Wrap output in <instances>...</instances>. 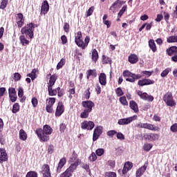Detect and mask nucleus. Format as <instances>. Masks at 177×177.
<instances>
[{"label":"nucleus","mask_w":177,"mask_h":177,"mask_svg":"<svg viewBox=\"0 0 177 177\" xmlns=\"http://www.w3.org/2000/svg\"><path fill=\"white\" fill-rule=\"evenodd\" d=\"M91 59L93 62H95V63H96L99 59V53H97V50H96V48H94L92 50Z\"/></svg>","instance_id":"nucleus-33"},{"label":"nucleus","mask_w":177,"mask_h":177,"mask_svg":"<svg viewBox=\"0 0 177 177\" xmlns=\"http://www.w3.org/2000/svg\"><path fill=\"white\" fill-rule=\"evenodd\" d=\"M64 64H66V59L62 58L57 65V70H60V68H62Z\"/></svg>","instance_id":"nucleus-40"},{"label":"nucleus","mask_w":177,"mask_h":177,"mask_svg":"<svg viewBox=\"0 0 177 177\" xmlns=\"http://www.w3.org/2000/svg\"><path fill=\"white\" fill-rule=\"evenodd\" d=\"M123 77H127V78H126V81L128 82H135L136 80H140V78H142V75L139 74L136 75L129 71H124L123 72Z\"/></svg>","instance_id":"nucleus-6"},{"label":"nucleus","mask_w":177,"mask_h":177,"mask_svg":"<svg viewBox=\"0 0 177 177\" xmlns=\"http://www.w3.org/2000/svg\"><path fill=\"white\" fill-rule=\"evenodd\" d=\"M89 161H91L92 162L96 161L97 160V156L95 152H92L90 156L88 157Z\"/></svg>","instance_id":"nucleus-47"},{"label":"nucleus","mask_w":177,"mask_h":177,"mask_svg":"<svg viewBox=\"0 0 177 177\" xmlns=\"http://www.w3.org/2000/svg\"><path fill=\"white\" fill-rule=\"evenodd\" d=\"M46 110L47 113H49V114H52V113L54 112L53 106H52L46 105Z\"/></svg>","instance_id":"nucleus-62"},{"label":"nucleus","mask_w":177,"mask_h":177,"mask_svg":"<svg viewBox=\"0 0 177 177\" xmlns=\"http://www.w3.org/2000/svg\"><path fill=\"white\" fill-rule=\"evenodd\" d=\"M128 62L131 63V64H136L138 62H139V57L136 54H131L128 57Z\"/></svg>","instance_id":"nucleus-26"},{"label":"nucleus","mask_w":177,"mask_h":177,"mask_svg":"<svg viewBox=\"0 0 177 177\" xmlns=\"http://www.w3.org/2000/svg\"><path fill=\"white\" fill-rule=\"evenodd\" d=\"M116 138H117V139H119L120 140H125V136H124V134H122V133H121V132H119V133L117 132Z\"/></svg>","instance_id":"nucleus-58"},{"label":"nucleus","mask_w":177,"mask_h":177,"mask_svg":"<svg viewBox=\"0 0 177 177\" xmlns=\"http://www.w3.org/2000/svg\"><path fill=\"white\" fill-rule=\"evenodd\" d=\"M93 12H95V6L90 7L88 10L86 12V17H89V16H92V15L93 14Z\"/></svg>","instance_id":"nucleus-44"},{"label":"nucleus","mask_w":177,"mask_h":177,"mask_svg":"<svg viewBox=\"0 0 177 177\" xmlns=\"http://www.w3.org/2000/svg\"><path fill=\"white\" fill-rule=\"evenodd\" d=\"M115 92L117 96H122L124 95V91H122V88L121 87H118L115 90Z\"/></svg>","instance_id":"nucleus-53"},{"label":"nucleus","mask_w":177,"mask_h":177,"mask_svg":"<svg viewBox=\"0 0 177 177\" xmlns=\"http://www.w3.org/2000/svg\"><path fill=\"white\" fill-rule=\"evenodd\" d=\"M127 9H128V6L124 5L118 12V17H122L124 13H125Z\"/></svg>","instance_id":"nucleus-42"},{"label":"nucleus","mask_w":177,"mask_h":177,"mask_svg":"<svg viewBox=\"0 0 177 177\" xmlns=\"http://www.w3.org/2000/svg\"><path fill=\"white\" fill-rule=\"evenodd\" d=\"M77 160H80V158H78V154L75 153V151H73L72 157L70 158V161L73 162L74 161H77Z\"/></svg>","instance_id":"nucleus-48"},{"label":"nucleus","mask_w":177,"mask_h":177,"mask_svg":"<svg viewBox=\"0 0 177 177\" xmlns=\"http://www.w3.org/2000/svg\"><path fill=\"white\" fill-rule=\"evenodd\" d=\"M66 129H67V125L66 124L62 123L59 125V131L62 133H64Z\"/></svg>","instance_id":"nucleus-61"},{"label":"nucleus","mask_w":177,"mask_h":177,"mask_svg":"<svg viewBox=\"0 0 177 177\" xmlns=\"http://www.w3.org/2000/svg\"><path fill=\"white\" fill-rule=\"evenodd\" d=\"M82 129H87V131H92L95 128V122L93 121L85 120L81 123Z\"/></svg>","instance_id":"nucleus-9"},{"label":"nucleus","mask_w":177,"mask_h":177,"mask_svg":"<svg viewBox=\"0 0 177 177\" xmlns=\"http://www.w3.org/2000/svg\"><path fill=\"white\" fill-rule=\"evenodd\" d=\"M26 177H38V173L34 171H30L26 174Z\"/></svg>","instance_id":"nucleus-49"},{"label":"nucleus","mask_w":177,"mask_h":177,"mask_svg":"<svg viewBox=\"0 0 177 177\" xmlns=\"http://www.w3.org/2000/svg\"><path fill=\"white\" fill-rule=\"evenodd\" d=\"M35 30V26L34 25V23L30 22L21 28V34H22V35H25L26 38H30V39H32V38H34Z\"/></svg>","instance_id":"nucleus-3"},{"label":"nucleus","mask_w":177,"mask_h":177,"mask_svg":"<svg viewBox=\"0 0 177 177\" xmlns=\"http://www.w3.org/2000/svg\"><path fill=\"white\" fill-rule=\"evenodd\" d=\"M64 31L65 32H70V24L67 22H65L64 24Z\"/></svg>","instance_id":"nucleus-60"},{"label":"nucleus","mask_w":177,"mask_h":177,"mask_svg":"<svg viewBox=\"0 0 177 177\" xmlns=\"http://www.w3.org/2000/svg\"><path fill=\"white\" fill-rule=\"evenodd\" d=\"M109 19V15L107 14L104 15L102 17L103 24L106 26L107 28H110L111 27V21L107 20Z\"/></svg>","instance_id":"nucleus-30"},{"label":"nucleus","mask_w":177,"mask_h":177,"mask_svg":"<svg viewBox=\"0 0 177 177\" xmlns=\"http://www.w3.org/2000/svg\"><path fill=\"white\" fill-rule=\"evenodd\" d=\"M95 153L98 157H101V156H103L104 154V149L103 148L97 149L95 151Z\"/></svg>","instance_id":"nucleus-52"},{"label":"nucleus","mask_w":177,"mask_h":177,"mask_svg":"<svg viewBox=\"0 0 177 177\" xmlns=\"http://www.w3.org/2000/svg\"><path fill=\"white\" fill-rule=\"evenodd\" d=\"M57 80V75L53 74L50 77L49 82L48 83V86H53L56 84Z\"/></svg>","instance_id":"nucleus-29"},{"label":"nucleus","mask_w":177,"mask_h":177,"mask_svg":"<svg viewBox=\"0 0 177 177\" xmlns=\"http://www.w3.org/2000/svg\"><path fill=\"white\" fill-rule=\"evenodd\" d=\"M26 77L31 78L32 81H34L37 78V69L33 68L30 73L26 75Z\"/></svg>","instance_id":"nucleus-36"},{"label":"nucleus","mask_w":177,"mask_h":177,"mask_svg":"<svg viewBox=\"0 0 177 177\" xmlns=\"http://www.w3.org/2000/svg\"><path fill=\"white\" fill-rule=\"evenodd\" d=\"M48 12H49V3L46 0L41 4L40 15H46Z\"/></svg>","instance_id":"nucleus-20"},{"label":"nucleus","mask_w":177,"mask_h":177,"mask_svg":"<svg viewBox=\"0 0 177 177\" xmlns=\"http://www.w3.org/2000/svg\"><path fill=\"white\" fill-rule=\"evenodd\" d=\"M8 0H1L0 9H5L6 6H8Z\"/></svg>","instance_id":"nucleus-55"},{"label":"nucleus","mask_w":177,"mask_h":177,"mask_svg":"<svg viewBox=\"0 0 177 177\" xmlns=\"http://www.w3.org/2000/svg\"><path fill=\"white\" fill-rule=\"evenodd\" d=\"M154 82H155L154 80L145 78V79L138 80V85H139V86H145L147 85H153V84H154Z\"/></svg>","instance_id":"nucleus-15"},{"label":"nucleus","mask_w":177,"mask_h":177,"mask_svg":"<svg viewBox=\"0 0 177 177\" xmlns=\"http://www.w3.org/2000/svg\"><path fill=\"white\" fill-rule=\"evenodd\" d=\"M15 82H17L21 80V75L19 73H15L13 76Z\"/></svg>","instance_id":"nucleus-46"},{"label":"nucleus","mask_w":177,"mask_h":177,"mask_svg":"<svg viewBox=\"0 0 177 177\" xmlns=\"http://www.w3.org/2000/svg\"><path fill=\"white\" fill-rule=\"evenodd\" d=\"M152 148L153 145L149 143H146L143 146V149L145 150V151H150V150H151Z\"/></svg>","instance_id":"nucleus-50"},{"label":"nucleus","mask_w":177,"mask_h":177,"mask_svg":"<svg viewBox=\"0 0 177 177\" xmlns=\"http://www.w3.org/2000/svg\"><path fill=\"white\" fill-rule=\"evenodd\" d=\"M137 128H144V129H149V131H158V127L150 123H138L136 125Z\"/></svg>","instance_id":"nucleus-7"},{"label":"nucleus","mask_w":177,"mask_h":177,"mask_svg":"<svg viewBox=\"0 0 177 177\" xmlns=\"http://www.w3.org/2000/svg\"><path fill=\"white\" fill-rule=\"evenodd\" d=\"M149 46L153 53L157 52V46L156 45V42H154V39L149 40Z\"/></svg>","instance_id":"nucleus-31"},{"label":"nucleus","mask_w":177,"mask_h":177,"mask_svg":"<svg viewBox=\"0 0 177 177\" xmlns=\"http://www.w3.org/2000/svg\"><path fill=\"white\" fill-rule=\"evenodd\" d=\"M91 41V37L89 36H86L84 39V40H82V42L79 44V48H82V49H85V48L88 47V45L89 44V42Z\"/></svg>","instance_id":"nucleus-27"},{"label":"nucleus","mask_w":177,"mask_h":177,"mask_svg":"<svg viewBox=\"0 0 177 177\" xmlns=\"http://www.w3.org/2000/svg\"><path fill=\"white\" fill-rule=\"evenodd\" d=\"M109 63H111V58L106 57V55H102V64H109Z\"/></svg>","instance_id":"nucleus-45"},{"label":"nucleus","mask_w":177,"mask_h":177,"mask_svg":"<svg viewBox=\"0 0 177 177\" xmlns=\"http://www.w3.org/2000/svg\"><path fill=\"white\" fill-rule=\"evenodd\" d=\"M46 102H48L46 104V106H53V104H55V103H56V98L49 97L48 99L46 100Z\"/></svg>","instance_id":"nucleus-41"},{"label":"nucleus","mask_w":177,"mask_h":177,"mask_svg":"<svg viewBox=\"0 0 177 177\" xmlns=\"http://www.w3.org/2000/svg\"><path fill=\"white\" fill-rule=\"evenodd\" d=\"M31 102L33 107H37V106H38V100L37 99V97H32Z\"/></svg>","instance_id":"nucleus-63"},{"label":"nucleus","mask_w":177,"mask_h":177,"mask_svg":"<svg viewBox=\"0 0 177 177\" xmlns=\"http://www.w3.org/2000/svg\"><path fill=\"white\" fill-rule=\"evenodd\" d=\"M162 100L169 107H175V106H176V102H175V100H174V96L171 92H167L165 93L163 95Z\"/></svg>","instance_id":"nucleus-5"},{"label":"nucleus","mask_w":177,"mask_h":177,"mask_svg":"<svg viewBox=\"0 0 177 177\" xmlns=\"http://www.w3.org/2000/svg\"><path fill=\"white\" fill-rule=\"evenodd\" d=\"M17 25L18 28H21L24 26V16L22 13H18L16 16Z\"/></svg>","instance_id":"nucleus-13"},{"label":"nucleus","mask_w":177,"mask_h":177,"mask_svg":"<svg viewBox=\"0 0 177 177\" xmlns=\"http://www.w3.org/2000/svg\"><path fill=\"white\" fill-rule=\"evenodd\" d=\"M82 32L78 31L75 34V43L77 46H80L81 42H82Z\"/></svg>","instance_id":"nucleus-24"},{"label":"nucleus","mask_w":177,"mask_h":177,"mask_svg":"<svg viewBox=\"0 0 177 177\" xmlns=\"http://www.w3.org/2000/svg\"><path fill=\"white\" fill-rule=\"evenodd\" d=\"M147 165H149V162H146L143 166L140 167L136 173V177H140L143 175L144 172H146V169H147Z\"/></svg>","instance_id":"nucleus-17"},{"label":"nucleus","mask_w":177,"mask_h":177,"mask_svg":"<svg viewBox=\"0 0 177 177\" xmlns=\"http://www.w3.org/2000/svg\"><path fill=\"white\" fill-rule=\"evenodd\" d=\"M82 106L84 109L81 113L80 117L82 118H88L89 117V113H91L92 109L95 107V102L91 100L82 101Z\"/></svg>","instance_id":"nucleus-2"},{"label":"nucleus","mask_w":177,"mask_h":177,"mask_svg":"<svg viewBox=\"0 0 177 177\" xmlns=\"http://www.w3.org/2000/svg\"><path fill=\"white\" fill-rule=\"evenodd\" d=\"M153 71H144L142 72V74H143L147 78H149V77H151V75H153Z\"/></svg>","instance_id":"nucleus-57"},{"label":"nucleus","mask_w":177,"mask_h":177,"mask_svg":"<svg viewBox=\"0 0 177 177\" xmlns=\"http://www.w3.org/2000/svg\"><path fill=\"white\" fill-rule=\"evenodd\" d=\"M107 136H109V138H113L115 135H117V131L115 130H109L106 132Z\"/></svg>","instance_id":"nucleus-51"},{"label":"nucleus","mask_w":177,"mask_h":177,"mask_svg":"<svg viewBox=\"0 0 177 177\" xmlns=\"http://www.w3.org/2000/svg\"><path fill=\"white\" fill-rule=\"evenodd\" d=\"M170 130L171 132H177V123L174 124L171 126Z\"/></svg>","instance_id":"nucleus-64"},{"label":"nucleus","mask_w":177,"mask_h":177,"mask_svg":"<svg viewBox=\"0 0 177 177\" xmlns=\"http://www.w3.org/2000/svg\"><path fill=\"white\" fill-rule=\"evenodd\" d=\"M8 161V153L3 148H0V164Z\"/></svg>","instance_id":"nucleus-18"},{"label":"nucleus","mask_w":177,"mask_h":177,"mask_svg":"<svg viewBox=\"0 0 177 177\" xmlns=\"http://www.w3.org/2000/svg\"><path fill=\"white\" fill-rule=\"evenodd\" d=\"M41 169L43 177H52L50 176V167H49V165H43Z\"/></svg>","instance_id":"nucleus-16"},{"label":"nucleus","mask_w":177,"mask_h":177,"mask_svg":"<svg viewBox=\"0 0 177 177\" xmlns=\"http://www.w3.org/2000/svg\"><path fill=\"white\" fill-rule=\"evenodd\" d=\"M98 80L100 85H102V86H106V85L107 84V76L106 75V73H100Z\"/></svg>","instance_id":"nucleus-22"},{"label":"nucleus","mask_w":177,"mask_h":177,"mask_svg":"<svg viewBox=\"0 0 177 177\" xmlns=\"http://www.w3.org/2000/svg\"><path fill=\"white\" fill-rule=\"evenodd\" d=\"M48 92L49 96H56L57 95V88L53 89V86H48Z\"/></svg>","instance_id":"nucleus-32"},{"label":"nucleus","mask_w":177,"mask_h":177,"mask_svg":"<svg viewBox=\"0 0 177 177\" xmlns=\"http://www.w3.org/2000/svg\"><path fill=\"white\" fill-rule=\"evenodd\" d=\"M35 132L40 142H49L50 140V135L53 133V129L48 124H45L43 128L36 129Z\"/></svg>","instance_id":"nucleus-1"},{"label":"nucleus","mask_w":177,"mask_h":177,"mask_svg":"<svg viewBox=\"0 0 177 177\" xmlns=\"http://www.w3.org/2000/svg\"><path fill=\"white\" fill-rule=\"evenodd\" d=\"M118 5H119L118 1H115L110 7L109 10H111V12L114 13V12H115V10L118 9Z\"/></svg>","instance_id":"nucleus-38"},{"label":"nucleus","mask_w":177,"mask_h":177,"mask_svg":"<svg viewBox=\"0 0 177 177\" xmlns=\"http://www.w3.org/2000/svg\"><path fill=\"white\" fill-rule=\"evenodd\" d=\"M119 102L122 104V106H128V101L127 100V97L122 96L119 98Z\"/></svg>","instance_id":"nucleus-43"},{"label":"nucleus","mask_w":177,"mask_h":177,"mask_svg":"<svg viewBox=\"0 0 177 177\" xmlns=\"http://www.w3.org/2000/svg\"><path fill=\"white\" fill-rule=\"evenodd\" d=\"M66 162H67V160L64 157L59 160V162L56 169L57 174H60L62 172V169L63 168V167H64V165H66Z\"/></svg>","instance_id":"nucleus-21"},{"label":"nucleus","mask_w":177,"mask_h":177,"mask_svg":"<svg viewBox=\"0 0 177 177\" xmlns=\"http://www.w3.org/2000/svg\"><path fill=\"white\" fill-rule=\"evenodd\" d=\"M129 107L134 113H139V108L138 107V104L133 100L129 102Z\"/></svg>","instance_id":"nucleus-28"},{"label":"nucleus","mask_w":177,"mask_h":177,"mask_svg":"<svg viewBox=\"0 0 177 177\" xmlns=\"http://www.w3.org/2000/svg\"><path fill=\"white\" fill-rule=\"evenodd\" d=\"M19 111H20V105L19 104V103H15V104L12 106V112L14 114H16V113H19Z\"/></svg>","instance_id":"nucleus-39"},{"label":"nucleus","mask_w":177,"mask_h":177,"mask_svg":"<svg viewBox=\"0 0 177 177\" xmlns=\"http://www.w3.org/2000/svg\"><path fill=\"white\" fill-rule=\"evenodd\" d=\"M19 41L21 44L22 46H26V45H29L30 41H28L24 35H22L19 37Z\"/></svg>","instance_id":"nucleus-34"},{"label":"nucleus","mask_w":177,"mask_h":177,"mask_svg":"<svg viewBox=\"0 0 177 177\" xmlns=\"http://www.w3.org/2000/svg\"><path fill=\"white\" fill-rule=\"evenodd\" d=\"M91 77L93 78H96V77H97V71H96V69H88L86 71V79L89 80Z\"/></svg>","instance_id":"nucleus-25"},{"label":"nucleus","mask_w":177,"mask_h":177,"mask_svg":"<svg viewBox=\"0 0 177 177\" xmlns=\"http://www.w3.org/2000/svg\"><path fill=\"white\" fill-rule=\"evenodd\" d=\"M64 113V105L62 102H59L55 110V117H60Z\"/></svg>","instance_id":"nucleus-14"},{"label":"nucleus","mask_w":177,"mask_h":177,"mask_svg":"<svg viewBox=\"0 0 177 177\" xmlns=\"http://www.w3.org/2000/svg\"><path fill=\"white\" fill-rule=\"evenodd\" d=\"M133 167V164L131 162H126L124 165L123 169L122 170V174L125 175L128 174V171H131Z\"/></svg>","instance_id":"nucleus-19"},{"label":"nucleus","mask_w":177,"mask_h":177,"mask_svg":"<svg viewBox=\"0 0 177 177\" xmlns=\"http://www.w3.org/2000/svg\"><path fill=\"white\" fill-rule=\"evenodd\" d=\"M143 138L145 140H149L150 142H154L156 140H158V138H160V136L157 133H145L143 136Z\"/></svg>","instance_id":"nucleus-12"},{"label":"nucleus","mask_w":177,"mask_h":177,"mask_svg":"<svg viewBox=\"0 0 177 177\" xmlns=\"http://www.w3.org/2000/svg\"><path fill=\"white\" fill-rule=\"evenodd\" d=\"M138 119V115H134L133 116L127 118H122L120 119L118 122V124L119 125H128V124H131L132 121H135V120Z\"/></svg>","instance_id":"nucleus-8"},{"label":"nucleus","mask_w":177,"mask_h":177,"mask_svg":"<svg viewBox=\"0 0 177 177\" xmlns=\"http://www.w3.org/2000/svg\"><path fill=\"white\" fill-rule=\"evenodd\" d=\"M102 133H103V127L102 126L96 127L93 134V141L96 142V140L99 139Z\"/></svg>","instance_id":"nucleus-11"},{"label":"nucleus","mask_w":177,"mask_h":177,"mask_svg":"<svg viewBox=\"0 0 177 177\" xmlns=\"http://www.w3.org/2000/svg\"><path fill=\"white\" fill-rule=\"evenodd\" d=\"M167 42L168 44H174L175 42H177V35L169 36L167 39Z\"/></svg>","instance_id":"nucleus-37"},{"label":"nucleus","mask_w":177,"mask_h":177,"mask_svg":"<svg viewBox=\"0 0 177 177\" xmlns=\"http://www.w3.org/2000/svg\"><path fill=\"white\" fill-rule=\"evenodd\" d=\"M91 91V88L88 87V88L85 91L84 97H85V99H86V100H89V99L91 97V91Z\"/></svg>","instance_id":"nucleus-54"},{"label":"nucleus","mask_w":177,"mask_h":177,"mask_svg":"<svg viewBox=\"0 0 177 177\" xmlns=\"http://www.w3.org/2000/svg\"><path fill=\"white\" fill-rule=\"evenodd\" d=\"M166 54L168 56H174V55H177V46H171L166 49Z\"/></svg>","instance_id":"nucleus-23"},{"label":"nucleus","mask_w":177,"mask_h":177,"mask_svg":"<svg viewBox=\"0 0 177 177\" xmlns=\"http://www.w3.org/2000/svg\"><path fill=\"white\" fill-rule=\"evenodd\" d=\"M27 133L26 132V131H24V129H21L19 130V139L20 140H27Z\"/></svg>","instance_id":"nucleus-35"},{"label":"nucleus","mask_w":177,"mask_h":177,"mask_svg":"<svg viewBox=\"0 0 177 177\" xmlns=\"http://www.w3.org/2000/svg\"><path fill=\"white\" fill-rule=\"evenodd\" d=\"M81 164V159H77L73 163L71 164L68 168L66 169L62 174H60L59 177H71L74 171L78 168V165Z\"/></svg>","instance_id":"nucleus-4"},{"label":"nucleus","mask_w":177,"mask_h":177,"mask_svg":"<svg viewBox=\"0 0 177 177\" xmlns=\"http://www.w3.org/2000/svg\"><path fill=\"white\" fill-rule=\"evenodd\" d=\"M137 95L142 99V100H148V102H153L154 97L153 95H149L147 93H143V91H136Z\"/></svg>","instance_id":"nucleus-10"},{"label":"nucleus","mask_w":177,"mask_h":177,"mask_svg":"<svg viewBox=\"0 0 177 177\" xmlns=\"http://www.w3.org/2000/svg\"><path fill=\"white\" fill-rule=\"evenodd\" d=\"M169 71H171V68H166L165 71H163L161 73V74H160L161 77H162L163 78L165 77H167V74H169Z\"/></svg>","instance_id":"nucleus-56"},{"label":"nucleus","mask_w":177,"mask_h":177,"mask_svg":"<svg viewBox=\"0 0 177 177\" xmlns=\"http://www.w3.org/2000/svg\"><path fill=\"white\" fill-rule=\"evenodd\" d=\"M105 177H117V174L113 171L106 172Z\"/></svg>","instance_id":"nucleus-59"}]
</instances>
